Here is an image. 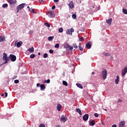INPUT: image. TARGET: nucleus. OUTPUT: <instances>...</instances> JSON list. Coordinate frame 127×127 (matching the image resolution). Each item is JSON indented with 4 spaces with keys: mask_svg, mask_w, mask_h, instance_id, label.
I'll list each match as a JSON object with an SVG mask.
<instances>
[{
    "mask_svg": "<svg viewBox=\"0 0 127 127\" xmlns=\"http://www.w3.org/2000/svg\"><path fill=\"white\" fill-rule=\"evenodd\" d=\"M32 33H33V31H30L29 32V34H32Z\"/></svg>",
    "mask_w": 127,
    "mask_h": 127,
    "instance_id": "53",
    "label": "nucleus"
},
{
    "mask_svg": "<svg viewBox=\"0 0 127 127\" xmlns=\"http://www.w3.org/2000/svg\"><path fill=\"white\" fill-rule=\"evenodd\" d=\"M95 124V120H91L89 121V126H91V127H94Z\"/></svg>",
    "mask_w": 127,
    "mask_h": 127,
    "instance_id": "10",
    "label": "nucleus"
},
{
    "mask_svg": "<svg viewBox=\"0 0 127 127\" xmlns=\"http://www.w3.org/2000/svg\"><path fill=\"white\" fill-rule=\"evenodd\" d=\"M63 85H64V86H68V83H67V82L66 81H63Z\"/></svg>",
    "mask_w": 127,
    "mask_h": 127,
    "instance_id": "24",
    "label": "nucleus"
},
{
    "mask_svg": "<svg viewBox=\"0 0 127 127\" xmlns=\"http://www.w3.org/2000/svg\"><path fill=\"white\" fill-rule=\"evenodd\" d=\"M81 31L84 32L85 31V28H83L80 29Z\"/></svg>",
    "mask_w": 127,
    "mask_h": 127,
    "instance_id": "48",
    "label": "nucleus"
},
{
    "mask_svg": "<svg viewBox=\"0 0 127 127\" xmlns=\"http://www.w3.org/2000/svg\"><path fill=\"white\" fill-rule=\"evenodd\" d=\"M29 11H32L33 13H35L36 12L34 11V9H33L32 8H30L29 9Z\"/></svg>",
    "mask_w": 127,
    "mask_h": 127,
    "instance_id": "30",
    "label": "nucleus"
},
{
    "mask_svg": "<svg viewBox=\"0 0 127 127\" xmlns=\"http://www.w3.org/2000/svg\"><path fill=\"white\" fill-rule=\"evenodd\" d=\"M16 43V42L15 43V46H17V48H19V47H20V46H21V45L23 44L22 41H19L17 44Z\"/></svg>",
    "mask_w": 127,
    "mask_h": 127,
    "instance_id": "7",
    "label": "nucleus"
},
{
    "mask_svg": "<svg viewBox=\"0 0 127 127\" xmlns=\"http://www.w3.org/2000/svg\"><path fill=\"white\" fill-rule=\"evenodd\" d=\"M1 97H3V96H4V94H3V93L1 94Z\"/></svg>",
    "mask_w": 127,
    "mask_h": 127,
    "instance_id": "56",
    "label": "nucleus"
},
{
    "mask_svg": "<svg viewBox=\"0 0 127 127\" xmlns=\"http://www.w3.org/2000/svg\"><path fill=\"white\" fill-rule=\"evenodd\" d=\"M54 39V36H50L48 37L49 41H52Z\"/></svg>",
    "mask_w": 127,
    "mask_h": 127,
    "instance_id": "22",
    "label": "nucleus"
},
{
    "mask_svg": "<svg viewBox=\"0 0 127 127\" xmlns=\"http://www.w3.org/2000/svg\"><path fill=\"white\" fill-rule=\"evenodd\" d=\"M44 83H47V84H49V83H50V79L45 80Z\"/></svg>",
    "mask_w": 127,
    "mask_h": 127,
    "instance_id": "33",
    "label": "nucleus"
},
{
    "mask_svg": "<svg viewBox=\"0 0 127 127\" xmlns=\"http://www.w3.org/2000/svg\"><path fill=\"white\" fill-rule=\"evenodd\" d=\"M56 7L55 6V5H53V6H52V9H55Z\"/></svg>",
    "mask_w": 127,
    "mask_h": 127,
    "instance_id": "49",
    "label": "nucleus"
},
{
    "mask_svg": "<svg viewBox=\"0 0 127 127\" xmlns=\"http://www.w3.org/2000/svg\"><path fill=\"white\" fill-rule=\"evenodd\" d=\"M74 31V29L70 28V29L67 30L66 31V33L67 35L70 34L72 35V33Z\"/></svg>",
    "mask_w": 127,
    "mask_h": 127,
    "instance_id": "6",
    "label": "nucleus"
},
{
    "mask_svg": "<svg viewBox=\"0 0 127 127\" xmlns=\"http://www.w3.org/2000/svg\"><path fill=\"white\" fill-rule=\"evenodd\" d=\"M89 119V114H85L83 116V121H88Z\"/></svg>",
    "mask_w": 127,
    "mask_h": 127,
    "instance_id": "9",
    "label": "nucleus"
},
{
    "mask_svg": "<svg viewBox=\"0 0 127 127\" xmlns=\"http://www.w3.org/2000/svg\"><path fill=\"white\" fill-rule=\"evenodd\" d=\"M104 111H106L107 112V109H104Z\"/></svg>",
    "mask_w": 127,
    "mask_h": 127,
    "instance_id": "60",
    "label": "nucleus"
},
{
    "mask_svg": "<svg viewBox=\"0 0 127 127\" xmlns=\"http://www.w3.org/2000/svg\"><path fill=\"white\" fill-rule=\"evenodd\" d=\"M72 17L73 19H76L77 18V15L76 14H73L72 15Z\"/></svg>",
    "mask_w": 127,
    "mask_h": 127,
    "instance_id": "25",
    "label": "nucleus"
},
{
    "mask_svg": "<svg viewBox=\"0 0 127 127\" xmlns=\"http://www.w3.org/2000/svg\"><path fill=\"white\" fill-rule=\"evenodd\" d=\"M41 85H40V84H39V83L37 84V87H40Z\"/></svg>",
    "mask_w": 127,
    "mask_h": 127,
    "instance_id": "51",
    "label": "nucleus"
},
{
    "mask_svg": "<svg viewBox=\"0 0 127 127\" xmlns=\"http://www.w3.org/2000/svg\"><path fill=\"white\" fill-rule=\"evenodd\" d=\"M5 41V37L4 36H0V42Z\"/></svg>",
    "mask_w": 127,
    "mask_h": 127,
    "instance_id": "12",
    "label": "nucleus"
},
{
    "mask_svg": "<svg viewBox=\"0 0 127 127\" xmlns=\"http://www.w3.org/2000/svg\"><path fill=\"white\" fill-rule=\"evenodd\" d=\"M41 1H43V0H41Z\"/></svg>",
    "mask_w": 127,
    "mask_h": 127,
    "instance_id": "61",
    "label": "nucleus"
},
{
    "mask_svg": "<svg viewBox=\"0 0 127 127\" xmlns=\"http://www.w3.org/2000/svg\"><path fill=\"white\" fill-rule=\"evenodd\" d=\"M112 127H117V125L116 124L113 125Z\"/></svg>",
    "mask_w": 127,
    "mask_h": 127,
    "instance_id": "55",
    "label": "nucleus"
},
{
    "mask_svg": "<svg viewBox=\"0 0 127 127\" xmlns=\"http://www.w3.org/2000/svg\"><path fill=\"white\" fill-rule=\"evenodd\" d=\"M102 75L103 77V80H106L107 79V76L108 75V71H107V70L104 69L102 71Z\"/></svg>",
    "mask_w": 127,
    "mask_h": 127,
    "instance_id": "1",
    "label": "nucleus"
},
{
    "mask_svg": "<svg viewBox=\"0 0 127 127\" xmlns=\"http://www.w3.org/2000/svg\"><path fill=\"white\" fill-rule=\"evenodd\" d=\"M8 6V5H7V4L5 3V4H3L2 5V7L4 8V7H7V6Z\"/></svg>",
    "mask_w": 127,
    "mask_h": 127,
    "instance_id": "35",
    "label": "nucleus"
},
{
    "mask_svg": "<svg viewBox=\"0 0 127 127\" xmlns=\"http://www.w3.org/2000/svg\"><path fill=\"white\" fill-rule=\"evenodd\" d=\"M18 83H19V80H18L17 79H16V80H14V83L15 84H17Z\"/></svg>",
    "mask_w": 127,
    "mask_h": 127,
    "instance_id": "38",
    "label": "nucleus"
},
{
    "mask_svg": "<svg viewBox=\"0 0 127 127\" xmlns=\"http://www.w3.org/2000/svg\"><path fill=\"white\" fill-rule=\"evenodd\" d=\"M122 100H121V99H118V101L117 102V103H122Z\"/></svg>",
    "mask_w": 127,
    "mask_h": 127,
    "instance_id": "46",
    "label": "nucleus"
},
{
    "mask_svg": "<svg viewBox=\"0 0 127 127\" xmlns=\"http://www.w3.org/2000/svg\"><path fill=\"white\" fill-rule=\"evenodd\" d=\"M94 116L96 118H98V117H99V114H98L97 113H95L94 114Z\"/></svg>",
    "mask_w": 127,
    "mask_h": 127,
    "instance_id": "44",
    "label": "nucleus"
},
{
    "mask_svg": "<svg viewBox=\"0 0 127 127\" xmlns=\"http://www.w3.org/2000/svg\"><path fill=\"white\" fill-rule=\"evenodd\" d=\"M59 32H60L61 33L63 32V28H60L59 29Z\"/></svg>",
    "mask_w": 127,
    "mask_h": 127,
    "instance_id": "29",
    "label": "nucleus"
},
{
    "mask_svg": "<svg viewBox=\"0 0 127 127\" xmlns=\"http://www.w3.org/2000/svg\"><path fill=\"white\" fill-rule=\"evenodd\" d=\"M39 127H45V125L43 124H41L40 125Z\"/></svg>",
    "mask_w": 127,
    "mask_h": 127,
    "instance_id": "42",
    "label": "nucleus"
},
{
    "mask_svg": "<svg viewBox=\"0 0 127 127\" xmlns=\"http://www.w3.org/2000/svg\"><path fill=\"white\" fill-rule=\"evenodd\" d=\"M120 82V80L119 79H115V83L116 84H119V82Z\"/></svg>",
    "mask_w": 127,
    "mask_h": 127,
    "instance_id": "41",
    "label": "nucleus"
},
{
    "mask_svg": "<svg viewBox=\"0 0 127 127\" xmlns=\"http://www.w3.org/2000/svg\"><path fill=\"white\" fill-rule=\"evenodd\" d=\"M7 59H8V58H7V55L4 53L3 54V58H2L3 61H4V60H6Z\"/></svg>",
    "mask_w": 127,
    "mask_h": 127,
    "instance_id": "11",
    "label": "nucleus"
},
{
    "mask_svg": "<svg viewBox=\"0 0 127 127\" xmlns=\"http://www.w3.org/2000/svg\"><path fill=\"white\" fill-rule=\"evenodd\" d=\"M79 41H84V38H83V37H81L79 39Z\"/></svg>",
    "mask_w": 127,
    "mask_h": 127,
    "instance_id": "43",
    "label": "nucleus"
},
{
    "mask_svg": "<svg viewBox=\"0 0 127 127\" xmlns=\"http://www.w3.org/2000/svg\"><path fill=\"white\" fill-rule=\"evenodd\" d=\"M117 79V80H120V76L117 75V79Z\"/></svg>",
    "mask_w": 127,
    "mask_h": 127,
    "instance_id": "50",
    "label": "nucleus"
},
{
    "mask_svg": "<svg viewBox=\"0 0 127 127\" xmlns=\"http://www.w3.org/2000/svg\"><path fill=\"white\" fill-rule=\"evenodd\" d=\"M49 16L51 18H54L55 15L54 14V12L50 11L49 12Z\"/></svg>",
    "mask_w": 127,
    "mask_h": 127,
    "instance_id": "5",
    "label": "nucleus"
},
{
    "mask_svg": "<svg viewBox=\"0 0 127 127\" xmlns=\"http://www.w3.org/2000/svg\"><path fill=\"white\" fill-rule=\"evenodd\" d=\"M112 21H113V19H112V18H110V19L106 20L107 23H108V24H109V25H111L112 24Z\"/></svg>",
    "mask_w": 127,
    "mask_h": 127,
    "instance_id": "13",
    "label": "nucleus"
},
{
    "mask_svg": "<svg viewBox=\"0 0 127 127\" xmlns=\"http://www.w3.org/2000/svg\"><path fill=\"white\" fill-rule=\"evenodd\" d=\"M40 88L41 91H44V89L46 88V86H45V85L44 84H41L40 85Z\"/></svg>",
    "mask_w": 127,
    "mask_h": 127,
    "instance_id": "21",
    "label": "nucleus"
},
{
    "mask_svg": "<svg viewBox=\"0 0 127 127\" xmlns=\"http://www.w3.org/2000/svg\"><path fill=\"white\" fill-rule=\"evenodd\" d=\"M43 57L44 58H47V57H48V54H45L44 55H43Z\"/></svg>",
    "mask_w": 127,
    "mask_h": 127,
    "instance_id": "36",
    "label": "nucleus"
},
{
    "mask_svg": "<svg viewBox=\"0 0 127 127\" xmlns=\"http://www.w3.org/2000/svg\"><path fill=\"white\" fill-rule=\"evenodd\" d=\"M25 6V3H23L18 5L17 6V12L18 13L19 12V10H21V9H22V8H23V7H24Z\"/></svg>",
    "mask_w": 127,
    "mask_h": 127,
    "instance_id": "2",
    "label": "nucleus"
},
{
    "mask_svg": "<svg viewBox=\"0 0 127 127\" xmlns=\"http://www.w3.org/2000/svg\"><path fill=\"white\" fill-rule=\"evenodd\" d=\"M10 58L11 61H12V62H14V61L16 60V57L13 55H10Z\"/></svg>",
    "mask_w": 127,
    "mask_h": 127,
    "instance_id": "8",
    "label": "nucleus"
},
{
    "mask_svg": "<svg viewBox=\"0 0 127 127\" xmlns=\"http://www.w3.org/2000/svg\"><path fill=\"white\" fill-rule=\"evenodd\" d=\"M85 47L87 49H90L92 47V45L90 43H87L86 44Z\"/></svg>",
    "mask_w": 127,
    "mask_h": 127,
    "instance_id": "18",
    "label": "nucleus"
},
{
    "mask_svg": "<svg viewBox=\"0 0 127 127\" xmlns=\"http://www.w3.org/2000/svg\"><path fill=\"white\" fill-rule=\"evenodd\" d=\"M123 12L124 14H127V10L126 9H123Z\"/></svg>",
    "mask_w": 127,
    "mask_h": 127,
    "instance_id": "26",
    "label": "nucleus"
},
{
    "mask_svg": "<svg viewBox=\"0 0 127 127\" xmlns=\"http://www.w3.org/2000/svg\"><path fill=\"white\" fill-rule=\"evenodd\" d=\"M125 127V122H121L119 124V127Z\"/></svg>",
    "mask_w": 127,
    "mask_h": 127,
    "instance_id": "20",
    "label": "nucleus"
},
{
    "mask_svg": "<svg viewBox=\"0 0 127 127\" xmlns=\"http://www.w3.org/2000/svg\"><path fill=\"white\" fill-rule=\"evenodd\" d=\"M5 97H7V92H5Z\"/></svg>",
    "mask_w": 127,
    "mask_h": 127,
    "instance_id": "54",
    "label": "nucleus"
},
{
    "mask_svg": "<svg viewBox=\"0 0 127 127\" xmlns=\"http://www.w3.org/2000/svg\"><path fill=\"white\" fill-rule=\"evenodd\" d=\"M27 7V8H28L29 9V8H30V7H29V6H28Z\"/></svg>",
    "mask_w": 127,
    "mask_h": 127,
    "instance_id": "58",
    "label": "nucleus"
},
{
    "mask_svg": "<svg viewBox=\"0 0 127 127\" xmlns=\"http://www.w3.org/2000/svg\"><path fill=\"white\" fill-rule=\"evenodd\" d=\"M8 2L10 4H13V3H16V0H8Z\"/></svg>",
    "mask_w": 127,
    "mask_h": 127,
    "instance_id": "16",
    "label": "nucleus"
},
{
    "mask_svg": "<svg viewBox=\"0 0 127 127\" xmlns=\"http://www.w3.org/2000/svg\"><path fill=\"white\" fill-rule=\"evenodd\" d=\"M73 46L69 47V50H73Z\"/></svg>",
    "mask_w": 127,
    "mask_h": 127,
    "instance_id": "47",
    "label": "nucleus"
},
{
    "mask_svg": "<svg viewBox=\"0 0 127 127\" xmlns=\"http://www.w3.org/2000/svg\"><path fill=\"white\" fill-rule=\"evenodd\" d=\"M55 48H59V44H56L55 46Z\"/></svg>",
    "mask_w": 127,
    "mask_h": 127,
    "instance_id": "39",
    "label": "nucleus"
},
{
    "mask_svg": "<svg viewBox=\"0 0 127 127\" xmlns=\"http://www.w3.org/2000/svg\"><path fill=\"white\" fill-rule=\"evenodd\" d=\"M8 60H9L8 59H7V60H4L5 62L3 63V64H6V63H7V62H8Z\"/></svg>",
    "mask_w": 127,
    "mask_h": 127,
    "instance_id": "40",
    "label": "nucleus"
},
{
    "mask_svg": "<svg viewBox=\"0 0 127 127\" xmlns=\"http://www.w3.org/2000/svg\"><path fill=\"white\" fill-rule=\"evenodd\" d=\"M69 7L70 8H74V3H73V1H71L68 4Z\"/></svg>",
    "mask_w": 127,
    "mask_h": 127,
    "instance_id": "17",
    "label": "nucleus"
},
{
    "mask_svg": "<svg viewBox=\"0 0 127 127\" xmlns=\"http://www.w3.org/2000/svg\"><path fill=\"white\" fill-rule=\"evenodd\" d=\"M57 109L59 112H60L61 111V109H62V105L60 104H58V106L57 107Z\"/></svg>",
    "mask_w": 127,
    "mask_h": 127,
    "instance_id": "19",
    "label": "nucleus"
},
{
    "mask_svg": "<svg viewBox=\"0 0 127 127\" xmlns=\"http://www.w3.org/2000/svg\"><path fill=\"white\" fill-rule=\"evenodd\" d=\"M72 45H73L74 48H75V49H77V48H78V46H77V45L76 44H73Z\"/></svg>",
    "mask_w": 127,
    "mask_h": 127,
    "instance_id": "34",
    "label": "nucleus"
},
{
    "mask_svg": "<svg viewBox=\"0 0 127 127\" xmlns=\"http://www.w3.org/2000/svg\"><path fill=\"white\" fill-rule=\"evenodd\" d=\"M76 85L78 88H80V89H83V86H82V85L81 84L76 83Z\"/></svg>",
    "mask_w": 127,
    "mask_h": 127,
    "instance_id": "23",
    "label": "nucleus"
},
{
    "mask_svg": "<svg viewBox=\"0 0 127 127\" xmlns=\"http://www.w3.org/2000/svg\"><path fill=\"white\" fill-rule=\"evenodd\" d=\"M64 46H65V48H70V46L69 45V44H68V43L65 44Z\"/></svg>",
    "mask_w": 127,
    "mask_h": 127,
    "instance_id": "28",
    "label": "nucleus"
},
{
    "mask_svg": "<svg viewBox=\"0 0 127 127\" xmlns=\"http://www.w3.org/2000/svg\"><path fill=\"white\" fill-rule=\"evenodd\" d=\"M28 51H29L30 53H33V52H34V48H33V47H32L31 48H29L28 49Z\"/></svg>",
    "mask_w": 127,
    "mask_h": 127,
    "instance_id": "14",
    "label": "nucleus"
},
{
    "mask_svg": "<svg viewBox=\"0 0 127 127\" xmlns=\"http://www.w3.org/2000/svg\"><path fill=\"white\" fill-rule=\"evenodd\" d=\"M54 1H55V2H58V1H59V0H54Z\"/></svg>",
    "mask_w": 127,
    "mask_h": 127,
    "instance_id": "52",
    "label": "nucleus"
},
{
    "mask_svg": "<svg viewBox=\"0 0 127 127\" xmlns=\"http://www.w3.org/2000/svg\"><path fill=\"white\" fill-rule=\"evenodd\" d=\"M45 26H47V27H49L50 26V24L47 22L44 23Z\"/></svg>",
    "mask_w": 127,
    "mask_h": 127,
    "instance_id": "32",
    "label": "nucleus"
},
{
    "mask_svg": "<svg viewBox=\"0 0 127 127\" xmlns=\"http://www.w3.org/2000/svg\"><path fill=\"white\" fill-rule=\"evenodd\" d=\"M104 55H105V56H111V55H110V54H109L108 53H105Z\"/></svg>",
    "mask_w": 127,
    "mask_h": 127,
    "instance_id": "37",
    "label": "nucleus"
},
{
    "mask_svg": "<svg viewBox=\"0 0 127 127\" xmlns=\"http://www.w3.org/2000/svg\"><path fill=\"white\" fill-rule=\"evenodd\" d=\"M94 74H95V72H92V75H94Z\"/></svg>",
    "mask_w": 127,
    "mask_h": 127,
    "instance_id": "57",
    "label": "nucleus"
},
{
    "mask_svg": "<svg viewBox=\"0 0 127 127\" xmlns=\"http://www.w3.org/2000/svg\"><path fill=\"white\" fill-rule=\"evenodd\" d=\"M40 53H38V55H40Z\"/></svg>",
    "mask_w": 127,
    "mask_h": 127,
    "instance_id": "59",
    "label": "nucleus"
},
{
    "mask_svg": "<svg viewBox=\"0 0 127 127\" xmlns=\"http://www.w3.org/2000/svg\"><path fill=\"white\" fill-rule=\"evenodd\" d=\"M61 122L65 123L67 121V117L66 116L62 115L60 120Z\"/></svg>",
    "mask_w": 127,
    "mask_h": 127,
    "instance_id": "4",
    "label": "nucleus"
},
{
    "mask_svg": "<svg viewBox=\"0 0 127 127\" xmlns=\"http://www.w3.org/2000/svg\"><path fill=\"white\" fill-rule=\"evenodd\" d=\"M78 47H79V50H80V51H83V48L81 47V44H79Z\"/></svg>",
    "mask_w": 127,
    "mask_h": 127,
    "instance_id": "27",
    "label": "nucleus"
},
{
    "mask_svg": "<svg viewBox=\"0 0 127 127\" xmlns=\"http://www.w3.org/2000/svg\"><path fill=\"white\" fill-rule=\"evenodd\" d=\"M30 58H31L32 59H33V58H34V57H35V54H31L30 56Z\"/></svg>",
    "mask_w": 127,
    "mask_h": 127,
    "instance_id": "31",
    "label": "nucleus"
},
{
    "mask_svg": "<svg viewBox=\"0 0 127 127\" xmlns=\"http://www.w3.org/2000/svg\"><path fill=\"white\" fill-rule=\"evenodd\" d=\"M49 52H50V53H51V54H53L54 52L52 50H50Z\"/></svg>",
    "mask_w": 127,
    "mask_h": 127,
    "instance_id": "45",
    "label": "nucleus"
},
{
    "mask_svg": "<svg viewBox=\"0 0 127 127\" xmlns=\"http://www.w3.org/2000/svg\"><path fill=\"white\" fill-rule=\"evenodd\" d=\"M127 67H125L122 71V77H124L125 75L127 74Z\"/></svg>",
    "mask_w": 127,
    "mask_h": 127,
    "instance_id": "3",
    "label": "nucleus"
},
{
    "mask_svg": "<svg viewBox=\"0 0 127 127\" xmlns=\"http://www.w3.org/2000/svg\"><path fill=\"white\" fill-rule=\"evenodd\" d=\"M75 111L76 113H78V114H79L80 116H82V110H80L79 108H76Z\"/></svg>",
    "mask_w": 127,
    "mask_h": 127,
    "instance_id": "15",
    "label": "nucleus"
}]
</instances>
